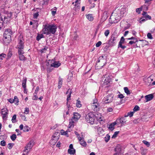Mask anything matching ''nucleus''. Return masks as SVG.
I'll use <instances>...</instances> for the list:
<instances>
[{
    "instance_id": "nucleus-1",
    "label": "nucleus",
    "mask_w": 155,
    "mask_h": 155,
    "mask_svg": "<svg viewBox=\"0 0 155 155\" xmlns=\"http://www.w3.org/2000/svg\"><path fill=\"white\" fill-rule=\"evenodd\" d=\"M57 28V27L54 25H45L43 28V33L46 35L54 34Z\"/></svg>"
},
{
    "instance_id": "nucleus-2",
    "label": "nucleus",
    "mask_w": 155,
    "mask_h": 155,
    "mask_svg": "<svg viewBox=\"0 0 155 155\" xmlns=\"http://www.w3.org/2000/svg\"><path fill=\"white\" fill-rule=\"evenodd\" d=\"M13 34V31L11 29H6L4 33V41L7 43H9L11 40V36Z\"/></svg>"
},
{
    "instance_id": "nucleus-3",
    "label": "nucleus",
    "mask_w": 155,
    "mask_h": 155,
    "mask_svg": "<svg viewBox=\"0 0 155 155\" xmlns=\"http://www.w3.org/2000/svg\"><path fill=\"white\" fill-rule=\"evenodd\" d=\"M24 40L23 37H19L18 44L15 47L18 50V52L21 53V52L24 51Z\"/></svg>"
},
{
    "instance_id": "nucleus-4",
    "label": "nucleus",
    "mask_w": 155,
    "mask_h": 155,
    "mask_svg": "<svg viewBox=\"0 0 155 155\" xmlns=\"http://www.w3.org/2000/svg\"><path fill=\"white\" fill-rule=\"evenodd\" d=\"M120 17L117 13H113L110 16L109 19V22L111 24L115 23L119 21Z\"/></svg>"
},
{
    "instance_id": "nucleus-5",
    "label": "nucleus",
    "mask_w": 155,
    "mask_h": 155,
    "mask_svg": "<svg viewBox=\"0 0 155 155\" xmlns=\"http://www.w3.org/2000/svg\"><path fill=\"white\" fill-rule=\"evenodd\" d=\"M95 119V116L93 112L89 113L85 117L86 121L92 124L94 123Z\"/></svg>"
},
{
    "instance_id": "nucleus-6",
    "label": "nucleus",
    "mask_w": 155,
    "mask_h": 155,
    "mask_svg": "<svg viewBox=\"0 0 155 155\" xmlns=\"http://www.w3.org/2000/svg\"><path fill=\"white\" fill-rule=\"evenodd\" d=\"M114 97V95L113 94H109L104 97L102 101L105 104L109 103L112 102Z\"/></svg>"
},
{
    "instance_id": "nucleus-7",
    "label": "nucleus",
    "mask_w": 155,
    "mask_h": 155,
    "mask_svg": "<svg viewBox=\"0 0 155 155\" xmlns=\"http://www.w3.org/2000/svg\"><path fill=\"white\" fill-rule=\"evenodd\" d=\"M116 39L117 37L114 35H112L111 36L108 42L110 46H113L116 45L117 43Z\"/></svg>"
},
{
    "instance_id": "nucleus-8",
    "label": "nucleus",
    "mask_w": 155,
    "mask_h": 155,
    "mask_svg": "<svg viewBox=\"0 0 155 155\" xmlns=\"http://www.w3.org/2000/svg\"><path fill=\"white\" fill-rule=\"evenodd\" d=\"M1 113L2 115V118L3 120H6L8 118V110L6 108H3L1 110Z\"/></svg>"
},
{
    "instance_id": "nucleus-9",
    "label": "nucleus",
    "mask_w": 155,
    "mask_h": 155,
    "mask_svg": "<svg viewBox=\"0 0 155 155\" xmlns=\"http://www.w3.org/2000/svg\"><path fill=\"white\" fill-rule=\"evenodd\" d=\"M7 19L6 16H4L3 20L2 17L0 15V29L3 27L4 24H6L8 22V20Z\"/></svg>"
},
{
    "instance_id": "nucleus-10",
    "label": "nucleus",
    "mask_w": 155,
    "mask_h": 155,
    "mask_svg": "<svg viewBox=\"0 0 155 155\" xmlns=\"http://www.w3.org/2000/svg\"><path fill=\"white\" fill-rule=\"evenodd\" d=\"M106 60L104 58V57L101 56L99 58L97 64L100 63V64L101 65V67H102L106 64Z\"/></svg>"
},
{
    "instance_id": "nucleus-11",
    "label": "nucleus",
    "mask_w": 155,
    "mask_h": 155,
    "mask_svg": "<svg viewBox=\"0 0 155 155\" xmlns=\"http://www.w3.org/2000/svg\"><path fill=\"white\" fill-rule=\"evenodd\" d=\"M33 141L31 140L25 147V150H24V151H25L26 150H28L27 153V154H28L30 150L32 148L33 146Z\"/></svg>"
},
{
    "instance_id": "nucleus-12",
    "label": "nucleus",
    "mask_w": 155,
    "mask_h": 155,
    "mask_svg": "<svg viewBox=\"0 0 155 155\" xmlns=\"http://www.w3.org/2000/svg\"><path fill=\"white\" fill-rule=\"evenodd\" d=\"M33 12H36L33 14V17L35 18H37L39 15V13L41 12V9L38 8H35L32 9Z\"/></svg>"
},
{
    "instance_id": "nucleus-13",
    "label": "nucleus",
    "mask_w": 155,
    "mask_h": 155,
    "mask_svg": "<svg viewBox=\"0 0 155 155\" xmlns=\"http://www.w3.org/2000/svg\"><path fill=\"white\" fill-rule=\"evenodd\" d=\"M58 139V136L53 135L52 137V139L50 142V144L52 145H55Z\"/></svg>"
},
{
    "instance_id": "nucleus-14",
    "label": "nucleus",
    "mask_w": 155,
    "mask_h": 155,
    "mask_svg": "<svg viewBox=\"0 0 155 155\" xmlns=\"http://www.w3.org/2000/svg\"><path fill=\"white\" fill-rule=\"evenodd\" d=\"M121 150V148L120 146V145H117L114 149V150L116 153L114 155H119V154L120 153Z\"/></svg>"
},
{
    "instance_id": "nucleus-15",
    "label": "nucleus",
    "mask_w": 155,
    "mask_h": 155,
    "mask_svg": "<svg viewBox=\"0 0 155 155\" xmlns=\"http://www.w3.org/2000/svg\"><path fill=\"white\" fill-rule=\"evenodd\" d=\"M100 106V105L98 103L92 104V108L94 111H97L99 110Z\"/></svg>"
},
{
    "instance_id": "nucleus-16",
    "label": "nucleus",
    "mask_w": 155,
    "mask_h": 155,
    "mask_svg": "<svg viewBox=\"0 0 155 155\" xmlns=\"http://www.w3.org/2000/svg\"><path fill=\"white\" fill-rule=\"evenodd\" d=\"M111 81V80L110 77L108 76L106 77L104 81V82L103 84L104 85H108ZM109 86L108 85L105 86L106 87H108Z\"/></svg>"
},
{
    "instance_id": "nucleus-17",
    "label": "nucleus",
    "mask_w": 155,
    "mask_h": 155,
    "mask_svg": "<svg viewBox=\"0 0 155 155\" xmlns=\"http://www.w3.org/2000/svg\"><path fill=\"white\" fill-rule=\"evenodd\" d=\"M153 97V95L152 94H150L147 95L145 96L146 101L145 102H147L151 100Z\"/></svg>"
},
{
    "instance_id": "nucleus-18",
    "label": "nucleus",
    "mask_w": 155,
    "mask_h": 155,
    "mask_svg": "<svg viewBox=\"0 0 155 155\" xmlns=\"http://www.w3.org/2000/svg\"><path fill=\"white\" fill-rule=\"evenodd\" d=\"M80 117L81 115L79 113L75 112L74 113V116L71 119H73L74 121H76L80 118Z\"/></svg>"
},
{
    "instance_id": "nucleus-19",
    "label": "nucleus",
    "mask_w": 155,
    "mask_h": 155,
    "mask_svg": "<svg viewBox=\"0 0 155 155\" xmlns=\"http://www.w3.org/2000/svg\"><path fill=\"white\" fill-rule=\"evenodd\" d=\"M142 15H143V18H145L147 20H150L151 18V17L148 15L147 12H146L143 11Z\"/></svg>"
},
{
    "instance_id": "nucleus-20",
    "label": "nucleus",
    "mask_w": 155,
    "mask_h": 155,
    "mask_svg": "<svg viewBox=\"0 0 155 155\" xmlns=\"http://www.w3.org/2000/svg\"><path fill=\"white\" fill-rule=\"evenodd\" d=\"M24 53V51L21 52V53H19L18 52L19 56V58L20 60L25 61V57L23 55V54Z\"/></svg>"
},
{
    "instance_id": "nucleus-21",
    "label": "nucleus",
    "mask_w": 155,
    "mask_h": 155,
    "mask_svg": "<svg viewBox=\"0 0 155 155\" xmlns=\"http://www.w3.org/2000/svg\"><path fill=\"white\" fill-rule=\"evenodd\" d=\"M52 64H51V67H54L55 68H58L61 65V63H59V62L55 61L53 62V63Z\"/></svg>"
},
{
    "instance_id": "nucleus-22",
    "label": "nucleus",
    "mask_w": 155,
    "mask_h": 155,
    "mask_svg": "<svg viewBox=\"0 0 155 155\" xmlns=\"http://www.w3.org/2000/svg\"><path fill=\"white\" fill-rule=\"evenodd\" d=\"M80 3H77V4H75L74 5V7L73 8V10L76 12L79 11L80 9Z\"/></svg>"
},
{
    "instance_id": "nucleus-23",
    "label": "nucleus",
    "mask_w": 155,
    "mask_h": 155,
    "mask_svg": "<svg viewBox=\"0 0 155 155\" xmlns=\"http://www.w3.org/2000/svg\"><path fill=\"white\" fill-rule=\"evenodd\" d=\"M126 9L124 8H122L120 10V16L123 17L124 16V14H125L126 12Z\"/></svg>"
},
{
    "instance_id": "nucleus-24",
    "label": "nucleus",
    "mask_w": 155,
    "mask_h": 155,
    "mask_svg": "<svg viewBox=\"0 0 155 155\" xmlns=\"http://www.w3.org/2000/svg\"><path fill=\"white\" fill-rule=\"evenodd\" d=\"M116 124V122H114L110 124L109 127L108 129L111 130V131H113L114 129V126Z\"/></svg>"
},
{
    "instance_id": "nucleus-25",
    "label": "nucleus",
    "mask_w": 155,
    "mask_h": 155,
    "mask_svg": "<svg viewBox=\"0 0 155 155\" xmlns=\"http://www.w3.org/2000/svg\"><path fill=\"white\" fill-rule=\"evenodd\" d=\"M62 79L60 77H59L58 85V88L59 89H60L61 87V85L62 84Z\"/></svg>"
},
{
    "instance_id": "nucleus-26",
    "label": "nucleus",
    "mask_w": 155,
    "mask_h": 155,
    "mask_svg": "<svg viewBox=\"0 0 155 155\" xmlns=\"http://www.w3.org/2000/svg\"><path fill=\"white\" fill-rule=\"evenodd\" d=\"M125 116L124 117H122L119 119L118 120L119 121L120 123L122 124H124L126 122V120H125Z\"/></svg>"
},
{
    "instance_id": "nucleus-27",
    "label": "nucleus",
    "mask_w": 155,
    "mask_h": 155,
    "mask_svg": "<svg viewBox=\"0 0 155 155\" xmlns=\"http://www.w3.org/2000/svg\"><path fill=\"white\" fill-rule=\"evenodd\" d=\"M74 120L73 119H71L70 120L69 124L68 126V127L69 128L73 127H74Z\"/></svg>"
},
{
    "instance_id": "nucleus-28",
    "label": "nucleus",
    "mask_w": 155,
    "mask_h": 155,
    "mask_svg": "<svg viewBox=\"0 0 155 155\" xmlns=\"http://www.w3.org/2000/svg\"><path fill=\"white\" fill-rule=\"evenodd\" d=\"M84 139L81 138V140H79L80 142V144L83 146L85 147L87 145L86 143L85 142L84 140Z\"/></svg>"
},
{
    "instance_id": "nucleus-29",
    "label": "nucleus",
    "mask_w": 155,
    "mask_h": 155,
    "mask_svg": "<svg viewBox=\"0 0 155 155\" xmlns=\"http://www.w3.org/2000/svg\"><path fill=\"white\" fill-rule=\"evenodd\" d=\"M86 18L90 21H92L94 19L93 17L91 14H89L86 15Z\"/></svg>"
},
{
    "instance_id": "nucleus-30",
    "label": "nucleus",
    "mask_w": 155,
    "mask_h": 155,
    "mask_svg": "<svg viewBox=\"0 0 155 155\" xmlns=\"http://www.w3.org/2000/svg\"><path fill=\"white\" fill-rule=\"evenodd\" d=\"M105 47L103 48V50L104 51H106L107 50L108 48L109 47L110 45L107 43H105L103 44Z\"/></svg>"
},
{
    "instance_id": "nucleus-31",
    "label": "nucleus",
    "mask_w": 155,
    "mask_h": 155,
    "mask_svg": "<svg viewBox=\"0 0 155 155\" xmlns=\"http://www.w3.org/2000/svg\"><path fill=\"white\" fill-rule=\"evenodd\" d=\"M12 12H7L6 14L7 15H5L4 16L6 17L7 18V19L8 20V21H9V20H8V18H11L12 17Z\"/></svg>"
},
{
    "instance_id": "nucleus-32",
    "label": "nucleus",
    "mask_w": 155,
    "mask_h": 155,
    "mask_svg": "<svg viewBox=\"0 0 155 155\" xmlns=\"http://www.w3.org/2000/svg\"><path fill=\"white\" fill-rule=\"evenodd\" d=\"M72 91L71 89H69L66 92V94H68L67 96V97H68V98H70L71 97V94L72 93Z\"/></svg>"
},
{
    "instance_id": "nucleus-33",
    "label": "nucleus",
    "mask_w": 155,
    "mask_h": 155,
    "mask_svg": "<svg viewBox=\"0 0 155 155\" xmlns=\"http://www.w3.org/2000/svg\"><path fill=\"white\" fill-rule=\"evenodd\" d=\"M68 152L70 154H74L75 153V150L74 149L72 150L68 149Z\"/></svg>"
},
{
    "instance_id": "nucleus-34",
    "label": "nucleus",
    "mask_w": 155,
    "mask_h": 155,
    "mask_svg": "<svg viewBox=\"0 0 155 155\" xmlns=\"http://www.w3.org/2000/svg\"><path fill=\"white\" fill-rule=\"evenodd\" d=\"M27 81V79L26 78L24 79L22 81V87L23 88H25L26 87V83Z\"/></svg>"
},
{
    "instance_id": "nucleus-35",
    "label": "nucleus",
    "mask_w": 155,
    "mask_h": 155,
    "mask_svg": "<svg viewBox=\"0 0 155 155\" xmlns=\"http://www.w3.org/2000/svg\"><path fill=\"white\" fill-rule=\"evenodd\" d=\"M44 37V35L43 34H38V35L36 37V40L38 41H39L41 38Z\"/></svg>"
},
{
    "instance_id": "nucleus-36",
    "label": "nucleus",
    "mask_w": 155,
    "mask_h": 155,
    "mask_svg": "<svg viewBox=\"0 0 155 155\" xmlns=\"http://www.w3.org/2000/svg\"><path fill=\"white\" fill-rule=\"evenodd\" d=\"M147 152V150L143 148H141V153L143 155H145L146 154Z\"/></svg>"
},
{
    "instance_id": "nucleus-37",
    "label": "nucleus",
    "mask_w": 155,
    "mask_h": 155,
    "mask_svg": "<svg viewBox=\"0 0 155 155\" xmlns=\"http://www.w3.org/2000/svg\"><path fill=\"white\" fill-rule=\"evenodd\" d=\"M124 90L125 92L127 94V95H129L130 94V92L129 90L127 87H124Z\"/></svg>"
},
{
    "instance_id": "nucleus-38",
    "label": "nucleus",
    "mask_w": 155,
    "mask_h": 155,
    "mask_svg": "<svg viewBox=\"0 0 155 155\" xmlns=\"http://www.w3.org/2000/svg\"><path fill=\"white\" fill-rule=\"evenodd\" d=\"M16 115L15 114L12 117V123H15L17 122V120L16 119Z\"/></svg>"
},
{
    "instance_id": "nucleus-39",
    "label": "nucleus",
    "mask_w": 155,
    "mask_h": 155,
    "mask_svg": "<svg viewBox=\"0 0 155 155\" xmlns=\"http://www.w3.org/2000/svg\"><path fill=\"white\" fill-rule=\"evenodd\" d=\"M76 106L78 107H80L81 106V102L78 99L77 100V103H76Z\"/></svg>"
},
{
    "instance_id": "nucleus-40",
    "label": "nucleus",
    "mask_w": 155,
    "mask_h": 155,
    "mask_svg": "<svg viewBox=\"0 0 155 155\" xmlns=\"http://www.w3.org/2000/svg\"><path fill=\"white\" fill-rule=\"evenodd\" d=\"M14 100V102L15 103V104L16 105H18L19 101L18 98L17 96H15Z\"/></svg>"
},
{
    "instance_id": "nucleus-41",
    "label": "nucleus",
    "mask_w": 155,
    "mask_h": 155,
    "mask_svg": "<svg viewBox=\"0 0 155 155\" xmlns=\"http://www.w3.org/2000/svg\"><path fill=\"white\" fill-rule=\"evenodd\" d=\"M110 136L108 134H107L106 136L105 137L104 140L106 142H108L109 140H110Z\"/></svg>"
},
{
    "instance_id": "nucleus-42",
    "label": "nucleus",
    "mask_w": 155,
    "mask_h": 155,
    "mask_svg": "<svg viewBox=\"0 0 155 155\" xmlns=\"http://www.w3.org/2000/svg\"><path fill=\"white\" fill-rule=\"evenodd\" d=\"M30 129V127L28 126H25L23 129V131L24 132H28L29 131V129Z\"/></svg>"
},
{
    "instance_id": "nucleus-43",
    "label": "nucleus",
    "mask_w": 155,
    "mask_h": 155,
    "mask_svg": "<svg viewBox=\"0 0 155 155\" xmlns=\"http://www.w3.org/2000/svg\"><path fill=\"white\" fill-rule=\"evenodd\" d=\"M16 135L15 134H13L10 136V138L12 141L15 140L16 138Z\"/></svg>"
},
{
    "instance_id": "nucleus-44",
    "label": "nucleus",
    "mask_w": 155,
    "mask_h": 155,
    "mask_svg": "<svg viewBox=\"0 0 155 155\" xmlns=\"http://www.w3.org/2000/svg\"><path fill=\"white\" fill-rule=\"evenodd\" d=\"M38 26V22L37 21H33V27L37 28Z\"/></svg>"
},
{
    "instance_id": "nucleus-45",
    "label": "nucleus",
    "mask_w": 155,
    "mask_h": 155,
    "mask_svg": "<svg viewBox=\"0 0 155 155\" xmlns=\"http://www.w3.org/2000/svg\"><path fill=\"white\" fill-rule=\"evenodd\" d=\"M124 40L125 39L124 38V37H122L120 38V41L118 45H122V44L124 43Z\"/></svg>"
},
{
    "instance_id": "nucleus-46",
    "label": "nucleus",
    "mask_w": 155,
    "mask_h": 155,
    "mask_svg": "<svg viewBox=\"0 0 155 155\" xmlns=\"http://www.w3.org/2000/svg\"><path fill=\"white\" fill-rule=\"evenodd\" d=\"M12 51L11 50H9L7 54L8 58H11L12 55Z\"/></svg>"
},
{
    "instance_id": "nucleus-47",
    "label": "nucleus",
    "mask_w": 155,
    "mask_h": 155,
    "mask_svg": "<svg viewBox=\"0 0 155 155\" xmlns=\"http://www.w3.org/2000/svg\"><path fill=\"white\" fill-rule=\"evenodd\" d=\"M48 48L47 47L45 46L44 48L41 50L40 52L41 53H45Z\"/></svg>"
},
{
    "instance_id": "nucleus-48",
    "label": "nucleus",
    "mask_w": 155,
    "mask_h": 155,
    "mask_svg": "<svg viewBox=\"0 0 155 155\" xmlns=\"http://www.w3.org/2000/svg\"><path fill=\"white\" fill-rule=\"evenodd\" d=\"M61 134L62 135H66L68 133V131L66 130L65 131L63 130H61Z\"/></svg>"
},
{
    "instance_id": "nucleus-49",
    "label": "nucleus",
    "mask_w": 155,
    "mask_h": 155,
    "mask_svg": "<svg viewBox=\"0 0 155 155\" xmlns=\"http://www.w3.org/2000/svg\"><path fill=\"white\" fill-rule=\"evenodd\" d=\"M6 54H5L2 53L0 54V59L2 60L6 57Z\"/></svg>"
},
{
    "instance_id": "nucleus-50",
    "label": "nucleus",
    "mask_w": 155,
    "mask_h": 155,
    "mask_svg": "<svg viewBox=\"0 0 155 155\" xmlns=\"http://www.w3.org/2000/svg\"><path fill=\"white\" fill-rule=\"evenodd\" d=\"M134 113L133 112H128L127 115H125V117H127L128 116H129L130 117H132Z\"/></svg>"
},
{
    "instance_id": "nucleus-51",
    "label": "nucleus",
    "mask_w": 155,
    "mask_h": 155,
    "mask_svg": "<svg viewBox=\"0 0 155 155\" xmlns=\"http://www.w3.org/2000/svg\"><path fill=\"white\" fill-rule=\"evenodd\" d=\"M29 109L28 107H26L25 109L24 113L26 114H28L29 112Z\"/></svg>"
},
{
    "instance_id": "nucleus-52",
    "label": "nucleus",
    "mask_w": 155,
    "mask_h": 155,
    "mask_svg": "<svg viewBox=\"0 0 155 155\" xmlns=\"http://www.w3.org/2000/svg\"><path fill=\"white\" fill-rule=\"evenodd\" d=\"M75 134L77 136V137L78 138L79 140H81V137H80V134L78 133L76 131L74 132Z\"/></svg>"
},
{
    "instance_id": "nucleus-53",
    "label": "nucleus",
    "mask_w": 155,
    "mask_h": 155,
    "mask_svg": "<svg viewBox=\"0 0 155 155\" xmlns=\"http://www.w3.org/2000/svg\"><path fill=\"white\" fill-rule=\"evenodd\" d=\"M119 131H116L115 132H114V134L112 136V138H114L116 137L117 136V135L119 133Z\"/></svg>"
},
{
    "instance_id": "nucleus-54",
    "label": "nucleus",
    "mask_w": 155,
    "mask_h": 155,
    "mask_svg": "<svg viewBox=\"0 0 155 155\" xmlns=\"http://www.w3.org/2000/svg\"><path fill=\"white\" fill-rule=\"evenodd\" d=\"M14 144L13 143H10L8 144V148L9 149H11L12 148Z\"/></svg>"
},
{
    "instance_id": "nucleus-55",
    "label": "nucleus",
    "mask_w": 155,
    "mask_h": 155,
    "mask_svg": "<svg viewBox=\"0 0 155 155\" xmlns=\"http://www.w3.org/2000/svg\"><path fill=\"white\" fill-rule=\"evenodd\" d=\"M139 109V107L137 105H136L135 106L134 108L133 109V110L135 112L138 110Z\"/></svg>"
},
{
    "instance_id": "nucleus-56",
    "label": "nucleus",
    "mask_w": 155,
    "mask_h": 155,
    "mask_svg": "<svg viewBox=\"0 0 155 155\" xmlns=\"http://www.w3.org/2000/svg\"><path fill=\"white\" fill-rule=\"evenodd\" d=\"M54 61V60L53 59L48 60V62L50 64V68L51 67V64L52 65V64L53 63V62Z\"/></svg>"
},
{
    "instance_id": "nucleus-57",
    "label": "nucleus",
    "mask_w": 155,
    "mask_h": 155,
    "mask_svg": "<svg viewBox=\"0 0 155 155\" xmlns=\"http://www.w3.org/2000/svg\"><path fill=\"white\" fill-rule=\"evenodd\" d=\"M143 142L144 144L146 145L148 147L150 146V143L148 142L146 140H143Z\"/></svg>"
},
{
    "instance_id": "nucleus-58",
    "label": "nucleus",
    "mask_w": 155,
    "mask_h": 155,
    "mask_svg": "<svg viewBox=\"0 0 155 155\" xmlns=\"http://www.w3.org/2000/svg\"><path fill=\"white\" fill-rule=\"evenodd\" d=\"M20 116L21 117V118L22 120H23L24 121H27V120L26 119V117L25 115L20 114Z\"/></svg>"
},
{
    "instance_id": "nucleus-59",
    "label": "nucleus",
    "mask_w": 155,
    "mask_h": 155,
    "mask_svg": "<svg viewBox=\"0 0 155 155\" xmlns=\"http://www.w3.org/2000/svg\"><path fill=\"white\" fill-rule=\"evenodd\" d=\"M147 20L145 18H141L140 20V23H142L143 22L146 21Z\"/></svg>"
},
{
    "instance_id": "nucleus-60",
    "label": "nucleus",
    "mask_w": 155,
    "mask_h": 155,
    "mask_svg": "<svg viewBox=\"0 0 155 155\" xmlns=\"http://www.w3.org/2000/svg\"><path fill=\"white\" fill-rule=\"evenodd\" d=\"M142 8H138L136 9V12H137L138 14H139L140 13V11H142Z\"/></svg>"
},
{
    "instance_id": "nucleus-61",
    "label": "nucleus",
    "mask_w": 155,
    "mask_h": 155,
    "mask_svg": "<svg viewBox=\"0 0 155 155\" xmlns=\"http://www.w3.org/2000/svg\"><path fill=\"white\" fill-rule=\"evenodd\" d=\"M147 38L150 39H152L153 38L152 36L150 33H148L147 34Z\"/></svg>"
},
{
    "instance_id": "nucleus-62",
    "label": "nucleus",
    "mask_w": 155,
    "mask_h": 155,
    "mask_svg": "<svg viewBox=\"0 0 155 155\" xmlns=\"http://www.w3.org/2000/svg\"><path fill=\"white\" fill-rule=\"evenodd\" d=\"M109 33H110V31L109 30H106L105 31L104 34L107 37L108 36V35H109Z\"/></svg>"
},
{
    "instance_id": "nucleus-63",
    "label": "nucleus",
    "mask_w": 155,
    "mask_h": 155,
    "mask_svg": "<svg viewBox=\"0 0 155 155\" xmlns=\"http://www.w3.org/2000/svg\"><path fill=\"white\" fill-rule=\"evenodd\" d=\"M1 145L2 146H5L6 145V142L4 140L1 141L0 143Z\"/></svg>"
},
{
    "instance_id": "nucleus-64",
    "label": "nucleus",
    "mask_w": 155,
    "mask_h": 155,
    "mask_svg": "<svg viewBox=\"0 0 155 155\" xmlns=\"http://www.w3.org/2000/svg\"><path fill=\"white\" fill-rule=\"evenodd\" d=\"M136 43L133 46L134 48H136L140 47V45L138 44V41L136 42Z\"/></svg>"
}]
</instances>
